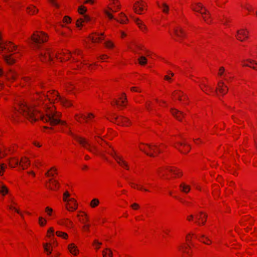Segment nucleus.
I'll return each mask as SVG.
<instances>
[{
	"mask_svg": "<svg viewBox=\"0 0 257 257\" xmlns=\"http://www.w3.org/2000/svg\"><path fill=\"white\" fill-rule=\"evenodd\" d=\"M19 114H22L31 122H34L41 119L44 122H49L51 125L58 124L67 125L66 122L59 119L60 114L55 112L53 110L47 111L46 116H45L37 108L31 107L25 102H21L19 104V108H15L14 114L12 115V118L14 120Z\"/></svg>",
	"mask_w": 257,
	"mask_h": 257,
	"instance_id": "nucleus-1",
	"label": "nucleus"
},
{
	"mask_svg": "<svg viewBox=\"0 0 257 257\" xmlns=\"http://www.w3.org/2000/svg\"><path fill=\"white\" fill-rule=\"evenodd\" d=\"M45 34L40 32L39 34L37 32L34 33L31 37V40L33 41L34 49L39 50L40 49V44L46 42L47 40Z\"/></svg>",
	"mask_w": 257,
	"mask_h": 257,
	"instance_id": "nucleus-2",
	"label": "nucleus"
},
{
	"mask_svg": "<svg viewBox=\"0 0 257 257\" xmlns=\"http://www.w3.org/2000/svg\"><path fill=\"white\" fill-rule=\"evenodd\" d=\"M68 134L72 136L83 147L90 152L95 153V152L97 151V148L95 146H91L85 139L75 135L70 131L68 132Z\"/></svg>",
	"mask_w": 257,
	"mask_h": 257,
	"instance_id": "nucleus-3",
	"label": "nucleus"
},
{
	"mask_svg": "<svg viewBox=\"0 0 257 257\" xmlns=\"http://www.w3.org/2000/svg\"><path fill=\"white\" fill-rule=\"evenodd\" d=\"M108 153L116 160L119 165L125 167L127 170L128 169V166L127 163L123 160L121 157L117 155L113 149L110 151H108Z\"/></svg>",
	"mask_w": 257,
	"mask_h": 257,
	"instance_id": "nucleus-4",
	"label": "nucleus"
},
{
	"mask_svg": "<svg viewBox=\"0 0 257 257\" xmlns=\"http://www.w3.org/2000/svg\"><path fill=\"white\" fill-rule=\"evenodd\" d=\"M53 97L55 98V99H58L60 101L61 103L66 107H69L72 106V103L71 101L67 99L66 98L61 97L59 95L57 92H53Z\"/></svg>",
	"mask_w": 257,
	"mask_h": 257,
	"instance_id": "nucleus-5",
	"label": "nucleus"
},
{
	"mask_svg": "<svg viewBox=\"0 0 257 257\" xmlns=\"http://www.w3.org/2000/svg\"><path fill=\"white\" fill-rule=\"evenodd\" d=\"M40 58L42 61H46L47 60H52V56L49 49H45L44 51H40L39 52Z\"/></svg>",
	"mask_w": 257,
	"mask_h": 257,
	"instance_id": "nucleus-6",
	"label": "nucleus"
},
{
	"mask_svg": "<svg viewBox=\"0 0 257 257\" xmlns=\"http://www.w3.org/2000/svg\"><path fill=\"white\" fill-rule=\"evenodd\" d=\"M218 91L220 94L224 95L228 91V87L225 85L223 81H219L218 83V87L215 89V92L217 93Z\"/></svg>",
	"mask_w": 257,
	"mask_h": 257,
	"instance_id": "nucleus-7",
	"label": "nucleus"
},
{
	"mask_svg": "<svg viewBox=\"0 0 257 257\" xmlns=\"http://www.w3.org/2000/svg\"><path fill=\"white\" fill-rule=\"evenodd\" d=\"M145 4L142 1L136 2L133 6L135 12L138 14H141V12L144 10Z\"/></svg>",
	"mask_w": 257,
	"mask_h": 257,
	"instance_id": "nucleus-8",
	"label": "nucleus"
},
{
	"mask_svg": "<svg viewBox=\"0 0 257 257\" xmlns=\"http://www.w3.org/2000/svg\"><path fill=\"white\" fill-rule=\"evenodd\" d=\"M17 48V46L13 44L11 42H6L5 43V45H2V43H0V49L2 51L7 49L9 52L12 51Z\"/></svg>",
	"mask_w": 257,
	"mask_h": 257,
	"instance_id": "nucleus-9",
	"label": "nucleus"
},
{
	"mask_svg": "<svg viewBox=\"0 0 257 257\" xmlns=\"http://www.w3.org/2000/svg\"><path fill=\"white\" fill-rule=\"evenodd\" d=\"M170 111L172 114L179 121H181L182 117L185 115L183 112L175 108H171Z\"/></svg>",
	"mask_w": 257,
	"mask_h": 257,
	"instance_id": "nucleus-10",
	"label": "nucleus"
},
{
	"mask_svg": "<svg viewBox=\"0 0 257 257\" xmlns=\"http://www.w3.org/2000/svg\"><path fill=\"white\" fill-rule=\"evenodd\" d=\"M196 5V7L194 8H193V10L197 12H199L202 15L207 14L209 15V12L205 8H204L200 3H197Z\"/></svg>",
	"mask_w": 257,
	"mask_h": 257,
	"instance_id": "nucleus-11",
	"label": "nucleus"
},
{
	"mask_svg": "<svg viewBox=\"0 0 257 257\" xmlns=\"http://www.w3.org/2000/svg\"><path fill=\"white\" fill-rule=\"evenodd\" d=\"M247 33L248 32L246 31L244 29L238 30L236 32V37L237 40L240 41H243V40L242 39L241 37H243L244 38H247L248 37Z\"/></svg>",
	"mask_w": 257,
	"mask_h": 257,
	"instance_id": "nucleus-12",
	"label": "nucleus"
},
{
	"mask_svg": "<svg viewBox=\"0 0 257 257\" xmlns=\"http://www.w3.org/2000/svg\"><path fill=\"white\" fill-rule=\"evenodd\" d=\"M90 18L89 16L84 15L83 18L79 19L76 23V26L77 27H80L82 26V23L88 22L90 21Z\"/></svg>",
	"mask_w": 257,
	"mask_h": 257,
	"instance_id": "nucleus-13",
	"label": "nucleus"
},
{
	"mask_svg": "<svg viewBox=\"0 0 257 257\" xmlns=\"http://www.w3.org/2000/svg\"><path fill=\"white\" fill-rule=\"evenodd\" d=\"M3 58L5 62L8 64V65H12L14 64L15 62V60L12 58V55H4L3 56Z\"/></svg>",
	"mask_w": 257,
	"mask_h": 257,
	"instance_id": "nucleus-14",
	"label": "nucleus"
},
{
	"mask_svg": "<svg viewBox=\"0 0 257 257\" xmlns=\"http://www.w3.org/2000/svg\"><path fill=\"white\" fill-rule=\"evenodd\" d=\"M146 145L147 146V148L149 150L153 151L154 153L156 152H156L158 153H161V151L159 149V146L157 145L154 144L153 145H149V144H146Z\"/></svg>",
	"mask_w": 257,
	"mask_h": 257,
	"instance_id": "nucleus-15",
	"label": "nucleus"
},
{
	"mask_svg": "<svg viewBox=\"0 0 257 257\" xmlns=\"http://www.w3.org/2000/svg\"><path fill=\"white\" fill-rule=\"evenodd\" d=\"M68 249L70 252L74 255H76L78 252L77 246L74 243L70 244L68 246Z\"/></svg>",
	"mask_w": 257,
	"mask_h": 257,
	"instance_id": "nucleus-16",
	"label": "nucleus"
},
{
	"mask_svg": "<svg viewBox=\"0 0 257 257\" xmlns=\"http://www.w3.org/2000/svg\"><path fill=\"white\" fill-rule=\"evenodd\" d=\"M180 190L182 192L187 193L190 190V187L189 185H186L184 183H182L179 186Z\"/></svg>",
	"mask_w": 257,
	"mask_h": 257,
	"instance_id": "nucleus-17",
	"label": "nucleus"
},
{
	"mask_svg": "<svg viewBox=\"0 0 257 257\" xmlns=\"http://www.w3.org/2000/svg\"><path fill=\"white\" fill-rule=\"evenodd\" d=\"M60 224L69 227L72 225V222L68 218H63L58 222Z\"/></svg>",
	"mask_w": 257,
	"mask_h": 257,
	"instance_id": "nucleus-18",
	"label": "nucleus"
},
{
	"mask_svg": "<svg viewBox=\"0 0 257 257\" xmlns=\"http://www.w3.org/2000/svg\"><path fill=\"white\" fill-rule=\"evenodd\" d=\"M174 32L175 35L178 37H182L185 35L184 32L181 29H174Z\"/></svg>",
	"mask_w": 257,
	"mask_h": 257,
	"instance_id": "nucleus-19",
	"label": "nucleus"
},
{
	"mask_svg": "<svg viewBox=\"0 0 257 257\" xmlns=\"http://www.w3.org/2000/svg\"><path fill=\"white\" fill-rule=\"evenodd\" d=\"M0 193L3 195H5L8 193V189L0 182Z\"/></svg>",
	"mask_w": 257,
	"mask_h": 257,
	"instance_id": "nucleus-20",
	"label": "nucleus"
},
{
	"mask_svg": "<svg viewBox=\"0 0 257 257\" xmlns=\"http://www.w3.org/2000/svg\"><path fill=\"white\" fill-rule=\"evenodd\" d=\"M27 11L28 13L31 15H33L38 12V10L32 5L27 8Z\"/></svg>",
	"mask_w": 257,
	"mask_h": 257,
	"instance_id": "nucleus-21",
	"label": "nucleus"
},
{
	"mask_svg": "<svg viewBox=\"0 0 257 257\" xmlns=\"http://www.w3.org/2000/svg\"><path fill=\"white\" fill-rule=\"evenodd\" d=\"M134 21L137 24V25L139 26V27L143 31L144 30L146 29V27L144 25L143 23L141 22L139 19H135Z\"/></svg>",
	"mask_w": 257,
	"mask_h": 257,
	"instance_id": "nucleus-22",
	"label": "nucleus"
},
{
	"mask_svg": "<svg viewBox=\"0 0 257 257\" xmlns=\"http://www.w3.org/2000/svg\"><path fill=\"white\" fill-rule=\"evenodd\" d=\"M103 257H112V252L109 248H106L105 250L102 251Z\"/></svg>",
	"mask_w": 257,
	"mask_h": 257,
	"instance_id": "nucleus-23",
	"label": "nucleus"
},
{
	"mask_svg": "<svg viewBox=\"0 0 257 257\" xmlns=\"http://www.w3.org/2000/svg\"><path fill=\"white\" fill-rule=\"evenodd\" d=\"M21 163L22 164L20 165L23 167V169H25V167H27L30 164V161L27 158L22 159L21 160Z\"/></svg>",
	"mask_w": 257,
	"mask_h": 257,
	"instance_id": "nucleus-24",
	"label": "nucleus"
},
{
	"mask_svg": "<svg viewBox=\"0 0 257 257\" xmlns=\"http://www.w3.org/2000/svg\"><path fill=\"white\" fill-rule=\"evenodd\" d=\"M49 182L51 183L52 185V186H49L48 187V188L50 189H51V190H54V188L55 187H58L59 186V183L56 180H53L52 179H50L49 180Z\"/></svg>",
	"mask_w": 257,
	"mask_h": 257,
	"instance_id": "nucleus-25",
	"label": "nucleus"
},
{
	"mask_svg": "<svg viewBox=\"0 0 257 257\" xmlns=\"http://www.w3.org/2000/svg\"><path fill=\"white\" fill-rule=\"evenodd\" d=\"M139 63L141 65H144L147 63V59L144 56H141L138 59Z\"/></svg>",
	"mask_w": 257,
	"mask_h": 257,
	"instance_id": "nucleus-26",
	"label": "nucleus"
},
{
	"mask_svg": "<svg viewBox=\"0 0 257 257\" xmlns=\"http://www.w3.org/2000/svg\"><path fill=\"white\" fill-rule=\"evenodd\" d=\"M95 34L97 36V37H93V36H90V37H89L90 39L93 43L97 42L100 41L99 40V34L96 33H95Z\"/></svg>",
	"mask_w": 257,
	"mask_h": 257,
	"instance_id": "nucleus-27",
	"label": "nucleus"
},
{
	"mask_svg": "<svg viewBox=\"0 0 257 257\" xmlns=\"http://www.w3.org/2000/svg\"><path fill=\"white\" fill-rule=\"evenodd\" d=\"M99 203V201L98 200V199H96V198H94L93 199L91 203H90V205L92 207L94 208L96 206H97Z\"/></svg>",
	"mask_w": 257,
	"mask_h": 257,
	"instance_id": "nucleus-28",
	"label": "nucleus"
},
{
	"mask_svg": "<svg viewBox=\"0 0 257 257\" xmlns=\"http://www.w3.org/2000/svg\"><path fill=\"white\" fill-rule=\"evenodd\" d=\"M56 234L57 236L62 237L64 238H66L68 237V234L66 233L60 231H57Z\"/></svg>",
	"mask_w": 257,
	"mask_h": 257,
	"instance_id": "nucleus-29",
	"label": "nucleus"
},
{
	"mask_svg": "<svg viewBox=\"0 0 257 257\" xmlns=\"http://www.w3.org/2000/svg\"><path fill=\"white\" fill-rule=\"evenodd\" d=\"M6 77L9 79V77L11 76V77L14 79L15 77V72L13 71L12 70L10 69L9 70V73L8 74L6 75Z\"/></svg>",
	"mask_w": 257,
	"mask_h": 257,
	"instance_id": "nucleus-30",
	"label": "nucleus"
},
{
	"mask_svg": "<svg viewBox=\"0 0 257 257\" xmlns=\"http://www.w3.org/2000/svg\"><path fill=\"white\" fill-rule=\"evenodd\" d=\"M140 149L143 152H144L146 154H147L148 156L151 157H154L155 155L153 153H149L148 152V150L146 148H143L141 147H140Z\"/></svg>",
	"mask_w": 257,
	"mask_h": 257,
	"instance_id": "nucleus-31",
	"label": "nucleus"
},
{
	"mask_svg": "<svg viewBox=\"0 0 257 257\" xmlns=\"http://www.w3.org/2000/svg\"><path fill=\"white\" fill-rule=\"evenodd\" d=\"M66 207H67V209L69 211H73L77 209V205H76V206L74 205V206H73L71 205V203H67Z\"/></svg>",
	"mask_w": 257,
	"mask_h": 257,
	"instance_id": "nucleus-32",
	"label": "nucleus"
},
{
	"mask_svg": "<svg viewBox=\"0 0 257 257\" xmlns=\"http://www.w3.org/2000/svg\"><path fill=\"white\" fill-rule=\"evenodd\" d=\"M86 11H87L86 8L83 6H81L78 8V12L81 15H83L84 13L85 12H86Z\"/></svg>",
	"mask_w": 257,
	"mask_h": 257,
	"instance_id": "nucleus-33",
	"label": "nucleus"
},
{
	"mask_svg": "<svg viewBox=\"0 0 257 257\" xmlns=\"http://www.w3.org/2000/svg\"><path fill=\"white\" fill-rule=\"evenodd\" d=\"M10 165L12 167H15L16 166L20 165L19 161L17 159H15L14 161L9 162Z\"/></svg>",
	"mask_w": 257,
	"mask_h": 257,
	"instance_id": "nucleus-34",
	"label": "nucleus"
},
{
	"mask_svg": "<svg viewBox=\"0 0 257 257\" xmlns=\"http://www.w3.org/2000/svg\"><path fill=\"white\" fill-rule=\"evenodd\" d=\"M105 14L109 18V19H115L113 16L107 10H105L104 11Z\"/></svg>",
	"mask_w": 257,
	"mask_h": 257,
	"instance_id": "nucleus-35",
	"label": "nucleus"
},
{
	"mask_svg": "<svg viewBox=\"0 0 257 257\" xmlns=\"http://www.w3.org/2000/svg\"><path fill=\"white\" fill-rule=\"evenodd\" d=\"M46 220L44 219L43 217H40L39 218V224L41 226H44L46 223Z\"/></svg>",
	"mask_w": 257,
	"mask_h": 257,
	"instance_id": "nucleus-36",
	"label": "nucleus"
},
{
	"mask_svg": "<svg viewBox=\"0 0 257 257\" xmlns=\"http://www.w3.org/2000/svg\"><path fill=\"white\" fill-rule=\"evenodd\" d=\"M94 117V115L91 113H89L88 115V116H87V118H89V119H91V118H93ZM80 117L81 118H83L84 119H86L87 118V117L84 116V115L83 114H81L80 116Z\"/></svg>",
	"mask_w": 257,
	"mask_h": 257,
	"instance_id": "nucleus-37",
	"label": "nucleus"
},
{
	"mask_svg": "<svg viewBox=\"0 0 257 257\" xmlns=\"http://www.w3.org/2000/svg\"><path fill=\"white\" fill-rule=\"evenodd\" d=\"M64 197L63 200L65 202H68V197L70 196V194L68 191H66L63 194Z\"/></svg>",
	"mask_w": 257,
	"mask_h": 257,
	"instance_id": "nucleus-38",
	"label": "nucleus"
},
{
	"mask_svg": "<svg viewBox=\"0 0 257 257\" xmlns=\"http://www.w3.org/2000/svg\"><path fill=\"white\" fill-rule=\"evenodd\" d=\"M105 46L108 48H113L114 46L113 44L111 41H107L105 43Z\"/></svg>",
	"mask_w": 257,
	"mask_h": 257,
	"instance_id": "nucleus-39",
	"label": "nucleus"
},
{
	"mask_svg": "<svg viewBox=\"0 0 257 257\" xmlns=\"http://www.w3.org/2000/svg\"><path fill=\"white\" fill-rule=\"evenodd\" d=\"M207 215L206 214H204V217L205 218H203V219L202 218V220H201V224H205V222L206 221V218H207ZM195 222L197 223L198 225L201 224V223L199 222V221H198L197 220H196L195 221Z\"/></svg>",
	"mask_w": 257,
	"mask_h": 257,
	"instance_id": "nucleus-40",
	"label": "nucleus"
},
{
	"mask_svg": "<svg viewBox=\"0 0 257 257\" xmlns=\"http://www.w3.org/2000/svg\"><path fill=\"white\" fill-rule=\"evenodd\" d=\"M71 18L68 16H65L63 19V22L66 23H70L71 22Z\"/></svg>",
	"mask_w": 257,
	"mask_h": 257,
	"instance_id": "nucleus-41",
	"label": "nucleus"
},
{
	"mask_svg": "<svg viewBox=\"0 0 257 257\" xmlns=\"http://www.w3.org/2000/svg\"><path fill=\"white\" fill-rule=\"evenodd\" d=\"M48 244H44V249L46 251H47L48 252V254H49L51 253L52 252V250H50L49 249V248H48V247L47 246Z\"/></svg>",
	"mask_w": 257,
	"mask_h": 257,
	"instance_id": "nucleus-42",
	"label": "nucleus"
},
{
	"mask_svg": "<svg viewBox=\"0 0 257 257\" xmlns=\"http://www.w3.org/2000/svg\"><path fill=\"white\" fill-rule=\"evenodd\" d=\"M163 11L164 12V13H168V10H169V7L166 4H163Z\"/></svg>",
	"mask_w": 257,
	"mask_h": 257,
	"instance_id": "nucleus-43",
	"label": "nucleus"
},
{
	"mask_svg": "<svg viewBox=\"0 0 257 257\" xmlns=\"http://www.w3.org/2000/svg\"><path fill=\"white\" fill-rule=\"evenodd\" d=\"M46 211L48 212L49 215H51L53 209L49 207L46 208Z\"/></svg>",
	"mask_w": 257,
	"mask_h": 257,
	"instance_id": "nucleus-44",
	"label": "nucleus"
},
{
	"mask_svg": "<svg viewBox=\"0 0 257 257\" xmlns=\"http://www.w3.org/2000/svg\"><path fill=\"white\" fill-rule=\"evenodd\" d=\"M224 70H225V69H224V67H221L219 70L218 75L220 76L222 75V74L223 73V72H224Z\"/></svg>",
	"mask_w": 257,
	"mask_h": 257,
	"instance_id": "nucleus-45",
	"label": "nucleus"
},
{
	"mask_svg": "<svg viewBox=\"0 0 257 257\" xmlns=\"http://www.w3.org/2000/svg\"><path fill=\"white\" fill-rule=\"evenodd\" d=\"M94 244L97 245V246H96V249H98L99 247V245H100L101 244V242H99L97 240H95L94 241Z\"/></svg>",
	"mask_w": 257,
	"mask_h": 257,
	"instance_id": "nucleus-46",
	"label": "nucleus"
},
{
	"mask_svg": "<svg viewBox=\"0 0 257 257\" xmlns=\"http://www.w3.org/2000/svg\"><path fill=\"white\" fill-rule=\"evenodd\" d=\"M116 21L117 22H119L120 23H122V24H124V23H125L127 21L126 20H125V18L122 17V18L120 19V21H119L118 19H115Z\"/></svg>",
	"mask_w": 257,
	"mask_h": 257,
	"instance_id": "nucleus-47",
	"label": "nucleus"
},
{
	"mask_svg": "<svg viewBox=\"0 0 257 257\" xmlns=\"http://www.w3.org/2000/svg\"><path fill=\"white\" fill-rule=\"evenodd\" d=\"M131 207L134 209H137L139 208V206L137 203H134L131 205Z\"/></svg>",
	"mask_w": 257,
	"mask_h": 257,
	"instance_id": "nucleus-48",
	"label": "nucleus"
},
{
	"mask_svg": "<svg viewBox=\"0 0 257 257\" xmlns=\"http://www.w3.org/2000/svg\"><path fill=\"white\" fill-rule=\"evenodd\" d=\"M10 209H14L15 210L17 213H20L22 217H23V214H22L21 213H20V212L19 211V210H18V209H17L16 208L13 207V206H10L9 207Z\"/></svg>",
	"mask_w": 257,
	"mask_h": 257,
	"instance_id": "nucleus-49",
	"label": "nucleus"
},
{
	"mask_svg": "<svg viewBox=\"0 0 257 257\" xmlns=\"http://www.w3.org/2000/svg\"><path fill=\"white\" fill-rule=\"evenodd\" d=\"M50 2H51V3L54 5V6L56 7H59V5L58 4H57L56 3V2L55 1V0H50Z\"/></svg>",
	"mask_w": 257,
	"mask_h": 257,
	"instance_id": "nucleus-50",
	"label": "nucleus"
},
{
	"mask_svg": "<svg viewBox=\"0 0 257 257\" xmlns=\"http://www.w3.org/2000/svg\"><path fill=\"white\" fill-rule=\"evenodd\" d=\"M200 237L203 238V239H205V240H208V241H209V242H211V241L210 240V239L207 237H206L204 235L202 234L200 236Z\"/></svg>",
	"mask_w": 257,
	"mask_h": 257,
	"instance_id": "nucleus-51",
	"label": "nucleus"
},
{
	"mask_svg": "<svg viewBox=\"0 0 257 257\" xmlns=\"http://www.w3.org/2000/svg\"><path fill=\"white\" fill-rule=\"evenodd\" d=\"M246 61L250 64H257L255 61H254L252 60H251V59H247V60H246Z\"/></svg>",
	"mask_w": 257,
	"mask_h": 257,
	"instance_id": "nucleus-52",
	"label": "nucleus"
},
{
	"mask_svg": "<svg viewBox=\"0 0 257 257\" xmlns=\"http://www.w3.org/2000/svg\"><path fill=\"white\" fill-rule=\"evenodd\" d=\"M119 15H120V19L122 18V17H123V18H125V20H128V19L126 18V16L123 13H120Z\"/></svg>",
	"mask_w": 257,
	"mask_h": 257,
	"instance_id": "nucleus-53",
	"label": "nucleus"
},
{
	"mask_svg": "<svg viewBox=\"0 0 257 257\" xmlns=\"http://www.w3.org/2000/svg\"><path fill=\"white\" fill-rule=\"evenodd\" d=\"M68 201H71L72 202H74V206L77 205L76 203L75 200L73 198H71V199H68ZM67 202L69 203V202Z\"/></svg>",
	"mask_w": 257,
	"mask_h": 257,
	"instance_id": "nucleus-54",
	"label": "nucleus"
},
{
	"mask_svg": "<svg viewBox=\"0 0 257 257\" xmlns=\"http://www.w3.org/2000/svg\"><path fill=\"white\" fill-rule=\"evenodd\" d=\"M168 171H169V172L173 173L174 174H175V175H177V176L178 175V173H176V172H175V170H173V169H168Z\"/></svg>",
	"mask_w": 257,
	"mask_h": 257,
	"instance_id": "nucleus-55",
	"label": "nucleus"
},
{
	"mask_svg": "<svg viewBox=\"0 0 257 257\" xmlns=\"http://www.w3.org/2000/svg\"><path fill=\"white\" fill-rule=\"evenodd\" d=\"M121 122H124L128 121V119L127 118L124 117H121Z\"/></svg>",
	"mask_w": 257,
	"mask_h": 257,
	"instance_id": "nucleus-56",
	"label": "nucleus"
},
{
	"mask_svg": "<svg viewBox=\"0 0 257 257\" xmlns=\"http://www.w3.org/2000/svg\"><path fill=\"white\" fill-rule=\"evenodd\" d=\"M54 232V230L53 228H52V227L50 228L49 229V230H48V233H50L51 232V233H53Z\"/></svg>",
	"mask_w": 257,
	"mask_h": 257,
	"instance_id": "nucleus-57",
	"label": "nucleus"
},
{
	"mask_svg": "<svg viewBox=\"0 0 257 257\" xmlns=\"http://www.w3.org/2000/svg\"><path fill=\"white\" fill-rule=\"evenodd\" d=\"M104 36L103 33L99 34V40L101 41L104 39L103 37H102Z\"/></svg>",
	"mask_w": 257,
	"mask_h": 257,
	"instance_id": "nucleus-58",
	"label": "nucleus"
},
{
	"mask_svg": "<svg viewBox=\"0 0 257 257\" xmlns=\"http://www.w3.org/2000/svg\"><path fill=\"white\" fill-rule=\"evenodd\" d=\"M89 224H86V225H84L83 226V228L86 229V230H89Z\"/></svg>",
	"mask_w": 257,
	"mask_h": 257,
	"instance_id": "nucleus-59",
	"label": "nucleus"
},
{
	"mask_svg": "<svg viewBox=\"0 0 257 257\" xmlns=\"http://www.w3.org/2000/svg\"><path fill=\"white\" fill-rule=\"evenodd\" d=\"M179 145H181V146H187L188 147H189V145H188L187 143H179Z\"/></svg>",
	"mask_w": 257,
	"mask_h": 257,
	"instance_id": "nucleus-60",
	"label": "nucleus"
},
{
	"mask_svg": "<svg viewBox=\"0 0 257 257\" xmlns=\"http://www.w3.org/2000/svg\"><path fill=\"white\" fill-rule=\"evenodd\" d=\"M164 79L166 80H171V78L168 76V75H165L164 76Z\"/></svg>",
	"mask_w": 257,
	"mask_h": 257,
	"instance_id": "nucleus-61",
	"label": "nucleus"
},
{
	"mask_svg": "<svg viewBox=\"0 0 257 257\" xmlns=\"http://www.w3.org/2000/svg\"><path fill=\"white\" fill-rule=\"evenodd\" d=\"M138 188L139 189H140V190H145V191H148V190H147V189H145V188H143V186H140V187H139Z\"/></svg>",
	"mask_w": 257,
	"mask_h": 257,
	"instance_id": "nucleus-62",
	"label": "nucleus"
},
{
	"mask_svg": "<svg viewBox=\"0 0 257 257\" xmlns=\"http://www.w3.org/2000/svg\"><path fill=\"white\" fill-rule=\"evenodd\" d=\"M193 215H190L188 217L187 219L190 221L192 219H193Z\"/></svg>",
	"mask_w": 257,
	"mask_h": 257,
	"instance_id": "nucleus-63",
	"label": "nucleus"
},
{
	"mask_svg": "<svg viewBox=\"0 0 257 257\" xmlns=\"http://www.w3.org/2000/svg\"><path fill=\"white\" fill-rule=\"evenodd\" d=\"M131 90L132 91H138V90L136 89V87H132L131 88Z\"/></svg>",
	"mask_w": 257,
	"mask_h": 257,
	"instance_id": "nucleus-64",
	"label": "nucleus"
}]
</instances>
